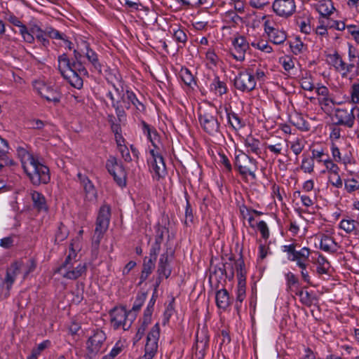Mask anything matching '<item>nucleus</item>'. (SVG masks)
Returning <instances> with one entry per match:
<instances>
[{"instance_id":"f257e3e1","label":"nucleus","mask_w":359,"mask_h":359,"mask_svg":"<svg viewBox=\"0 0 359 359\" xmlns=\"http://www.w3.org/2000/svg\"><path fill=\"white\" fill-rule=\"evenodd\" d=\"M58 70L69 84L77 89L83 87L82 77L88 76L86 67L81 62V56L74 50V57L70 60L66 53L60 55L57 57Z\"/></svg>"},{"instance_id":"f03ea898","label":"nucleus","mask_w":359,"mask_h":359,"mask_svg":"<svg viewBox=\"0 0 359 359\" xmlns=\"http://www.w3.org/2000/svg\"><path fill=\"white\" fill-rule=\"evenodd\" d=\"M76 253L72 248L69 255L64 263L57 269V272L64 278L75 280L86 272V264L77 263L76 260Z\"/></svg>"},{"instance_id":"7ed1b4c3","label":"nucleus","mask_w":359,"mask_h":359,"mask_svg":"<svg viewBox=\"0 0 359 359\" xmlns=\"http://www.w3.org/2000/svg\"><path fill=\"white\" fill-rule=\"evenodd\" d=\"M24 171L31 182L35 186L47 184L50 182L49 168L40 163L37 158L27 166Z\"/></svg>"},{"instance_id":"20e7f679","label":"nucleus","mask_w":359,"mask_h":359,"mask_svg":"<svg viewBox=\"0 0 359 359\" xmlns=\"http://www.w3.org/2000/svg\"><path fill=\"white\" fill-rule=\"evenodd\" d=\"M217 109L210 107L207 110L201 111L198 115L202 128L210 135L219 133L220 124L217 120Z\"/></svg>"},{"instance_id":"39448f33","label":"nucleus","mask_w":359,"mask_h":359,"mask_svg":"<svg viewBox=\"0 0 359 359\" xmlns=\"http://www.w3.org/2000/svg\"><path fill=\"white\" fill-rule=\"evenodd\" d=\"M111 216V208L109 205H103L100 208L96 221V226L93 236V242L99 245L100 239L107 230Z\"/></svg>"},{"instance_id":"423d86ee","label":"nucleus","mask_w":359,"mask_h":359,"mask_svg":"<svg viewBox=\"0 0 359 359\" xmlns=\"http://www.w3.org/2000/svg\"><path fill=\"white\" fill-rule=\"evenodd\" d=\"M81 56V62L86 67L88 64L97 70L99 73H102V65L99 62L97 54L90 47L88 42L83 41L78 46L77 49L74 50Z\"/></svg>"},{"instance_id":"0eeeda50","label":"nucleus","mask_w":359,"mask_h":359,"mask_svg":"<svg viewBox=\"0 0 359 359\" xmlns=\"http://www.w3.org/2000/svg\"><path fill=\"white\" fill-rule=\"evenodd\" d=\"M22 267V264L20 263H13L7 269L5 278L2 279L0 278V293L4 298L9 297L10 290Z\"/></svg>"},{"instance_id":"6e6552de","label":"nucleus","mask_w":359,"mask_h":359,"mask_svg":"<svg viewBox=\"0 0 359 359\" xmlns=\"http://www.w3.org/2000/svg\"><path fill=\"white\" fill-rule=\"evenodd\" d=\"M106 339L104 332L100 330L93 331V334L86 341L87 353L85 355L86 359H93L99 352L100 347Z\"/></svg>"},{"instance_id":"1a4fd4ad","label":"nucleus","mask_w":359,"mask_h":359,"mask_svg":"<svg viewBox=\"0 0 359 359\" xmlns=\"http://www.w3.org/2000/svg\"><path fill=\"white\" fill-rule=\"evenodd\" d=\"M160 337V327L156 323L149 332L144 348V355L139 359H152L158 350V341Z\"/></svg>"},{"instance_id":"9d476101","label":"nucleus","mask_w":359,"mask_h":359,"mask_svg":"<svg viewBox=\"0 0 359 359\" xmlns=\"http://www.w3.org/2000/svg\"><path fill=\"white\" fill-rule=\"evenodd\" d=\"M236 167L243 176L249 175L253 179L256 178L255 170L257 169L256 161L250 158L246 154L242 153L236 156Z\"/></svg>"},{"instance_id":"9b49d317","label":"nucleus","mask_w":359,"mask_h":359,"mask_svg":"<svg viewBox=\"0 0 359 359\" xmlns=\"http://www.w3.org/2000/svg\"><path fill=\"white\" fill-rule=\"evenodd\" d=\"M357 111V107L348 108H337L334 110V117L337 126H342L348 128L353 127L355 116L354 111Z\"/></svg>"},{"instance_id":"f8f14e48","label":"nucleus","mask_w":359,"mask_h":359,"mask_svg":"<svg viewBox=\"0 0 359 359\" xmlns=\"http://www.w3.org/2000/svg\"><path fill=\"white\" fill-rule=\"evenodd\" d=\"M36 88L40 95L48 102H53L54 105H57L60 102L62 93L57 86L39 83Z\"/></svg>"},{"instance_id":"ddd939ff","label":"nucleus","mask_w":359,"mask_h":359,"mask_svg":"<svg viewBox=\"0 0 359 359\" xmlns=\"http://www.w3.org/2000/svg\"><path fill=\"white\" fill-rule=\"evenodd\" d=\"M235 87L241 91H251L255 89L256 82L254 76L248 72H241L234 79Z\"/></svg>"},{"instance_id":"4468645a","label":"nucleus","mask_w":359,"mask_h":359,"mask_svg":"<svg viewBox=\"0 0 359 359\" xmlns=\"http://www.w3.org/2000/svg\"><path fill=\"white\" fill-rule=\"evenodd\" d=\"M272 8L278 16L288 18L295 12L296 4L294 0H275Z\"/></svg>"},{"instance_id":"2eb2a0df","label":"nucleus","mask_w":359,"mask_h":359,"mask_svg":"<svg viewBox=\"0 0 359 359\" xmlns=\"http://www.w3.org/2000/svg\"><path fill=\"white\" fill-rule=\"evenodd\" d=\"M150 154L152 156V160L150 162V170L153 177L158 180L164 177L166 174L165 162L162 156L155 153L154 150H151Z\"/></svg>"},{"instance_id":"dca6fc26","label":"nucleus","mask_w":359,"mask_h":359,"mask_svg":"<svg viewBox=\"0 0 359 359\" xmlns=\"http://www.w3.org/2000/svg\"><path fill=\"white\" fill-rule=\"evenodd\" d=\"M233 47L231 49V55L238 61H243L245 59V55L249 48V44L245 37L238 36L232 41Z\"/></svg>"},{"instance_id":"f3484780","label":"nucleus","mask_w":359,"mask_h":359,"mask_svg":"<svg viewBox=\"0 0 359 359\" xmlns=\"http://www.w3.org/2000/svg\"><path fill=\"white\" fill-rule=\"evenodd\" d=\"M329 58L330 63L337 71L341 72L343 77H346L355 68V64L353 62H350L349 64L346 63L337 53L330 55Z\"/></svg>"},{"instance_id":"a211bd4d","label":"nucleus","mask_w":359,"mask_h":359,"mask_svg":"<svg viewBox=\"0 0 359 359\" xmlns=\"http://www.w3.org/2000/svg\"><path fill=\"white\" fill-rule=\"evenodd\" d=\"M114 133L118 151L120 153L121 157L126 162H130L132 160V158L130 154L129 149L126 144V140L121 135V128H116L115 130H114Z\"/></svg>"},{"instance_id":"6ab92c4d","label":"nucleus","mask_w":359,"mask_h":359,"mask_svg":"<svg viewBox=\"0 0 359 359\" xmlns=\"http://www.w3.org/2000/svg\"><path fill=\"white\" fill-rule=\"evenodd\" d=\"M114 87L116 88V90L118 94V96L121 99V100H118V103L123 102V104H121V107H126L128 108L130 107V102H131L133 104H135V101L138 102L137 99L135 97V95L130 92L128 90H125L123 87V82L121 81V79L119 81V87H116L114 85Z\"/></svg>"},{"instance_id":"aec40b11","label":"nucleus","mask_w":359,"mask_h":359,"mask_svg":"<svg viewBox=\"0 0 359 359\" xmlns=\"http://www.w3.org/2000/svg\"><path fill=\"white\" fill-rule=\"evenodd\" d=\"M28 33L33 38L32 42H28L29 43H33L36 39L44 47H47L49 45L50 41L48 39V34H46V28L42 29L39 26L34 25L28 29Z\"/></svg>"},{"instance_id":"412c9836","label":"nucleus","mask_w":359,"mask_h":359,"mask_svg":"<svg viewBox=\"0 0 359 359\" xmlns=\"http://www.w3.org/2000/svg\"><path fill=\"white\" fill-rule=\"evenodd\" d=\"M265 31L268 34L269 40L274 44H281L287 39L285 32L275 29L268 25L267 22H265Z\"/></svg>"},{"instance_id":"4be33fe9","label":"nucleus","mask_w":359,"mask_h":359,"mask_svg":"<svg viewBox=\"0 0 359 359\" xmlns=\"http://www.w3.org/2000/svg\"><path fill=\"white\" fill-rule=\"evenodd\" d=\"M8 20L13 25L19 27V34L22 36L23 41L32 42V36L28 33V27L24 25L20 19L14 15H10L8 17Z\"/></svg>"},{"instance_id":"5701e85b","label":"nucleus","mask_w":359,"mask_h":359,"mask_svg":"<svg viewBox=\"0 0 359 359\" xmlns=\"http://www.w3.org/2000/svg\"><path fill=\"white\" fill-rule=\"evenodd\" d=\"M320 248L325 252H335L338 250V244L328 234L320 233Z\"/></svg>"},{"instance_id":"b1692460","label":"nucleus","mask_w":359,"mask_h":359,"mask_svg":"<svg viewBox=\"0 0 359 359\" xmlns=\"http://www.w3.org/2000/svg\"><path fill=\"white\" fill-rule=\"evenodd\" d=\"M310 255V250L306 247L302 248L300 250L296 251L294 255L290 257V260L296 262L297 265L302 269H306L307 265L305 262L308 260Z\"/></svg>"},{"instance_id":"393cba45","label":"nucleus","mask_w":359,"mask_h":359,"mask_svg":"<svg viewBox=\"0 0 359 359\" xmlns=\"http://www.w3.org/2000/svg\"><path fill=\"white\" fill-rule=\"evenodd\" d=\"M8 149L9 146L7 140L0 136V160L5 162L6 165L14 166L16 163L8 156Z\"/></svg>"},{"instance_id":"a878e982","label":"nucleus","mask_w":359,"mask_h":359,"mask_svg":"<svg viewBox=\"0 0 359 359\" xmlns=\"http://www.w3.org/2000/svg\"><path fill=\"white\" fill-rule=\"evenodd\" d=\"M331 152L333 160L337 163H343L344 164L350 163L351 161V156L347 152L342 154L341 153L338 147L334 144L332 143Z\"/></svg>"},{"instance_id":"bb28decb","label":"nucleus","mask_w":359,"mask_h":359,"mask_svg":"<svg viewBox=\"0 0 359 359\" xmlns=\"http://www.w3.org/2000/svg\"><path fill=\"white\" fill-rule=\"evenodd\" d=\"M114 180L116 181L117 185L121 188L126 185V172L121 165L117 164L116 160L114 158Z\"/></svg>"},{"instance_id":"cd10ccee","label":"nucleus","mask_w":359,"mask_h":359,"mask_svg":"<svg viewBox=\"0 0 359 359\" xmlns=\"http://www.w3.org/2000/svg\"><path fill=\"white\" fill-rule=\"evenodd\" d=\"M17 155L18 158L21 161L23 170H25L27 166H29L32 162H34L36 159L27 149L21 147H18Z\"/></svg>"},{"instance_id":"c85d7f7f","label":"nucleus","mask_w":359,"mask_h":359,"mask_svg":"<svg viewBox=\"0 0 359 359\" xmlns=\"http://www.w3.org/2000/svg\"><path fill=\"white\" fill-rule=\"evenodd\" d=\"M217 306L222 309H226L230 305V298L226 290H218L216 293Z\"/></svg>"},{"instance_id":"c756f323","label":"nucleus","mask_w":359,"mask_h":359,"mask_svg":"<svg viewBox=\"0 0 359 359\" xmlns=\"http://www.w3.org/2000/svg\"><path fill=\"white\" fill-rule=\"evenodd\" d=\"M32 199L34 208H36L38 210L40 211L48 210L46 198L42 194L36 191H33L32 193Z\"/></svg>"},{"instance_id":"7c9ffc66","label":"nucleus","mask_w":359,"mask_h":359,"mask_svg":"<svg viewBox=\"0 0 359 359\" xmlns=\"http://www.w3.org/2000/svg\"><path fill=\"white\" fill-rule=\"evenodd\" d=\"M245 147L248 148L247 152L253 153L259 155L261 153L260 141L252 137H247L244 141Z\"/></svg>"},{"instance_id":"2f4dec72","label":"nucleus","mask_w":359,"mask_h":359,"mask_svg":"<svg viewBox=\"0 0 359 359\" xmlns=\"http://www.w3.org/2000/svg\"><path fill=\"white\" fill-rule=\"evenodd\" d=\"M82 186L86 193L87 200L90 201L96 200L97 191L92 182L89 179H85Z\"/></svg>"},{"instance_id":"473e14b6","label":"nucleus","mask_w":359,"mask_h":359,"mask_svg":"<svg viewBox=\"0 0 359 359\" xmlns=\"http://www.w3.org/2000/svg\"><path fill=\"white\" fill-rule=\"evenodd\" d=\"M334 9L331 0H323L320 1L317 11L323 17L330 15Z\"/></svg>"},{"instance_id":"72a5a7b5","label":"nucleus","mask_w":359,"mask_h":359,"mask_svg":"<svg viewBox=\"0 0 359 359\" xmlns=\"http://www.w3.org/2000/svg\"><path fill=\"white\" fill-rule=\"evenodd\" d=\"M114 328L118 327L121 325L123 327V330H126L125 328V321L126 320V313L124 310L122 309H116L114 308Z\"/></svg>"},{"instance_id":"f704fd0d","label":"nucleus","mask_w":359,"mask_h":359,"mask_svg":"<svg viewBox=\"0 0 359 359\" xmlns=\"http://www.w3.org/2000/svg\"><path fill=\"white\" fill-rule=\"evenodd\" d=\"M285 144V140L280 139L277 141H272L271 143L266 144V148L271 152L273 153L277 156L282 154Z\"/></svg>"},{"instance_id":"c9c22d12","label":"nucleus","mask_w":359,"mask_h":359,"mask_svg":"<svg viewBox=\"0 0 359 359\" xmlns=\"http://www.w3.org/2000/svg\"><path fill=\"white\" fill-rule=\"evenodd\" d=\"M155 262L156 260H152V259L150 258H149L148 260H147V257L144 259L143 269L140 276L142 281L145 280L151 273L155 266Z\"/></svg>"},{"instance_id":"e433bc0d","label":"nucleus","mask_w":359,"mask_h":359,"mask_svg":"<svg viewBox=\"0 0 359 359\" xmlns=\"http://www.w3.org/2000/svg\"><path fill=\"white\" fill-rule=\"evenodd\" d=\"M210 87L211 90H214L216 94L219 95L225 94L227 90L225 83L220 81L218 76H215Z\"/></svg>"},{"instance_id":"4c0bfd02","label":"nucleus","mask_w":359,"mask_h":359,"mask_svg":"<svg viewBox=\"0 0 359 359\" xmlns=\"http://www.w3.org/2000/svg\"><path fill=\"white\" fill-rule=\"evenodd\" d=\"M245 289H246V283H238L237 285V290H236V309H239L241 306V304L245 298Z\"/></svg>"},{"instance_id":"58836bf2","label":"nucleus","mask_w":359,"mask_h":359,"mask_svg":"<svg viewBox=\"0 0 359 359\" xmlns=\"http://www.w3.org/2000/svg\"><path fill=\"white\" fill-rule=\"evenodd\" d=\"M358 224V222L353 219H344L340 222L339 227L346 233H350L355 229Z\"/></svg>"},{"instance_id":"ea45409f","label":"nucleus","mask_w":359,"mask_h":359,"mask_svg":"<svg viewBox=\"0 0 359 359\" xmlns=\"http://www.w3.org/2000/svg\"><path fill=\"white\" fill-rule=\"evenodd\" d=\"M46 34H48V36L51 39L62 40L69 44H72V42L67 39L65 34L60 32L58 30L55 29L51 27H46Z\"/></svg>"},{"instance_id":"a19ab883","label":"nucleus","mask_w":359,"mask_h":359,"mask_svg":"<svg viewBox=\"0 0 359 359\" xmlns=\"http://www.w3.org/2000/svg\"><path fill=\"white\" fill-rule=\"evenodd\" d=\"M224 20L226 23L231 26H235L242 21V19L237 13L234 11H229L225 13Z\"/></svg>"},{"instance_id":"79ce46f5","label":"nucleus","mask_w":359,"mask_h":359,"mask_svg":"<svg viewBox=\"0 0 359 359\" xmlns=\"http://www.w3.org/2000/svg\"><path fill=\"white\" fill-rule=\"evenodd\" d=\"M50 344V341L49 340H45L40 343L37 347L34 348L32 351V353L30 356L27 358V359H38V356L41 354V353L48 347Z\"/></svg>"},{"instance_id":"37998d69","label":"nucleus","mask_w":359,"mask_h":359,"mask_svg":"<svg viewBox=\"0 0 359 359\" xmlns=\"http://www.w3.org/2000/svg\"><path fill=\"white\" fill-rule=\"evenodd\" d=\"M68 234L69 232L67 227L62 223H60L55 233V242L59 243L65 241L67 238Z\"/></svg>"},{"instance_id":"c03bdc74","label":"nucleus","mask_w":359,"mask_h":359,"mask_svg":"<svg viewBox=\"0 0 359 359\" xmlns=\"http://www.w3.org/2000/svg\"><path fill=\"white\" fill-rule=\"evenodd\" d=\"M15 263H20L22 264V269L18 273H23V279H25L29 273L32 272L36 268V264L32 259H29L27 263L25 264L22 262H15Z\"/></svg>"},{"instance_id":"a18cd8bd","label":"nucleus","mask_w":359,"mask_h":359,"mask_svg":"<svg viewBox=\"0 0 359 359\" xmlns=\"http://www.w3.org/2000/svg\"><path fill=\"white\" fill-rule=\"evenodd\" d=\"M345 189L349 193L359 189V176L347 179L345 181Z\"/></svg>"},{"instance_id":"49530a36","label":"nucleus","mask_w":359,"mask_h":359,"mask_svg":"<svg viewBox=\"0 0 359 359\" xmlns=\"http://www.w3.org/2000/svg\"><path fill=\"white\" fill-rule=\"evenodd\" d=\"M227 115L229 123L231 126L233 128L237 130L240 129L243 126L241 121L236 114L233 112H230L228 113Z\"/></svg>"},{"instance_id":"de8ad7c7","label":"nucleus","mask_w":359,"mask_h":359,"mask_svg":"<svg viewBox=\"0 0 359 359\" xmlns=\"http://www.w3.org/2000/svg\"><path fill=\"white\" fill-rule=\"evenodd\" d=\"M314 168V161L313 158L305 157L303 158L301 169L304 170V172L311 173L313 171Z\"/></svg>"},{"instance_id":"09e8293b","label":"nucleus","mask_w":359,"mask_h":359,"mask_svg":"<svg viewBox=\"0 0 359 359\" xmlns=\"http://www.w3.org/2000/svg\"><path fill=\"white\" fill-rule=\"evenodd\" d=\"M180 75L182 81L186 85L191 86L192 84L196 83L193 75L188 69H182Z\"/></svg>"},{"instance_id":"8fccbe9b","label":"nucleus","mask_w":359,"mask_h":359,"mask_svg":"<svg viewBox=\"0 0 359 359\" xmlns=\"http://www.w3.org/2000/svg\"><path fill=\"white\" fill-rule=\"evenodd\" d=\"M173 37L175 41L178 43H181L184 44L187 41V36L184 30L178 28L177 29H173Z\"/></svg>"},{"instance_id":"3c124183","label":"nucleus","mask_w":359,"mask_h":359,"mask_svg":"<svg viewBox=\"0 0 359 359\" xmlns=\"http://www.w3.org/2000/svg\"><path fill=\"white\" fill-rule=\"evenodd\" d=\"M147 298V294L145 292H140L137 294L136 299L133 306V311H139L143 305Z\"/></svg>"},{"instance_id":"603ef678","label":"nucleus","mask_w":359,"mask_h":359,"mask_svg":"<svg viewBox=\"0 0 359 359\" xmlns=\"http://www.w3.org/2000/svg\"><path fill=\"white\" fill-rule=\"evenodd\" d=\"M157 273L160 276V278H168L171 274V269L170 267V265L158 264Z\"/></svg>"},{"instance_id":"864d4df0","label":"nucleus","mask_w":359,"mask_h":359,"mask_svg":"<svg viewBox=\"0 0 359 359\" xmlns=\"http://www.w3.org/2000/svg\"><path fill=\"white\" fill-rule=\"evenodd\" d=\"M161 238H156L154 243L152 245L150 250L149 258L152 260H156L157 255L158 254L161 248Z\"/></svg>"},{"instance_id":"5fc2aeb1","label":"nucleus","mask_w":359,"mask_h":359,"mask_svg":"<svg viewBox=\"0 0 359 359\" xmlns=\"http://www.w3.org/2000/svg\"><path fill=\"white\" fill-rule=\"evenodd\" d=\"M334 161V160H331L327 156V158H326V160H325V162L323 163L326 168L330 172V174L338 173L339 170L338 165Z\"/></svg>"},{"instance_id":"6e6d98bb","label":"nucleus","mask_w":359,"mask_h":359,"mask_svg":"<svg viewBox=\"0 0 359 359\" xmlns=\"http://www.w3.org/2000/svg\"><path fill=\"white\" fill-rule=\"evenodd\" d=\"M174 251L172 248H167L166 251L161 255L158 264L169 265V260L172 257Z\"/></svg>"},{"instance_id":"4d7b16f0","label":"nucleus","mask_w":359,"mask_h":359,"mask_svg":"<svg viewBox=\"0 0 359 359\" xmlns=\"http://www.w3.org/2000/svg\"><path fill=\"white\" fill-rule=\"evenodd\" d=\"M311 153H312V156L311 158H313V161H314V159H316L317 161L319 163H321V162L324 163L325 160H326V158L325 157L328 156L327 155H326L324 153L323 149L318 150V149H313L311 150Z\"/></svg>"},{"instance_id":"13d9d810","label":"nucleus","mask_w":359,"mask_h":359,"mask_svg":"<svg viewBox=\"0 0 359 359\" xmlns=\"http://www.w3.org/2000/svg\"><path fill=\"white\" fill-rule=\"evenodd\" d=\"M351 97L353 103L359 104V82L352 85Z\"/></svg>"},{"instance_id":"bf43d9fd","label":"nucleus","mask_w":359,"mask_h":359,"mask_svg":"<svg viewBox=\"0 0 359 359\" xmlns=\"http://www.w3.org/2000/svg\"><path fill=\"white\" fill-rule=\"evenodd\" d=\"M330 183L337 188L342 187V180L338 173L330 174L329 175Z\"/></svg>"},{"instance_id":"052dcab7","label":"nucleus","mask_w":359,"mask_h":359,"mask_svg":"<svg viewBox=\"0 0 359 359\" xmlns=\"http://www.w3.org/2000/svg\"><path fill=\"white\" fill-rule=\"evenodd\" d=\"M300 84L302 88L305 90L311 91L314 88L313 83L310 77H303L301 79Z\"/></svg>"},{"instance_id":"680f3d73","label":"nucleus","mask_w":359,"mask_h":359,"mask_svg":"<svg viewBox=\"0 0 359 359\" xmlns=\"http://www.w3.org/2000/svg\"><path fill=\"white\" fill-rule=\"evenodd\" d=\"M187 205L185 208V224L187 225L189 223H191L194 219V215L191 205L188 200L186 201Z\"/></svg>"},{"instance_id":"e2e57ef3","label":"nucleus","mask_w":359,"mask_h":359,"mask_svg":"<svg viewBox=\"0 0 359 359\" xmlns=\"http://www.w3.org/2000/svg\"><path fill=\"white\" fill-rule=\"evenodd\" d=\"M304 144L302 140H297L292 142L291 145V149L295 155H299L304 149Z\"/></svg>"},{"instance_id":"0e129e2a","label":"nucleus","mask_w":359,"mask_h":359,"mask_svg":"<svg viewBox=\"0 0 359 359\" xmlns=\"http://www.w3.org/2000/svg\"><path fill=\"white\" fill-rule=\"evenodd\" d=\"M257 229H259V231H260L261 234H262V236L266 239L269 238V228L267 226V224H266L265 222L264 221H260L258 224H257Z\"/></svg>"},{"instance_id":"69168bd1","label":"nucleus","mask_w":359,"mask_h":359,"mask_svg":"<svg viewBox=\"0 0 359 359\" xmlns=\"http://www.w3.org/2000/svg\"><path fill=\"white\" fill-rule=\"evenodd\" d=\"M269 4V0H250V6L256 8H262Z\"/></svg>"},{"instance_id":"338daca9","label":"nucleus","mask_w":359,"mask_h":359,"mask_svg":"<svg viewBox=\"0 0 359 359\" xmlns=\"http://www.w3.org/2000/svg\"><path fill=\"white\" fill-rule=\"evenodd\" d=\"M285 277H286L287 285L290 288L292 285L297 284L299 282L297 278L292 272H288L287 273H286Z\"/></svg>"},{"instance_id":"774afa93","label":"nucleus","mask_w":359,"mask_h":359,"mask_svg":"<svg viewBox=\"0 0 359 359\" xmlns=\"http://www.w3.org/2000/svg\"><path fill=\"white\" fill-rule=\"evenodd\" d=\"M29 125L33 129L41 130L44 127L45 123L40 119H33L29 121Z\"/></svg>"}]
</instances>
